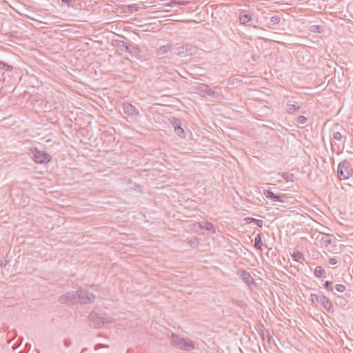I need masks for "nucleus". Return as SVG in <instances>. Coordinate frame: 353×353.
I'll use <instances>...</instances> for the list:
<instances>
[{"mask_svg":"<svg viewBox=\"0 0 353 353\" xmlns=\"http://www.w3.org/2000/svg\"><path fill=\"white\" fill-rule=\"evenodd\" d=\"M348 165L349 163L346 161H342L339 163L337 173L340 179H347L350 176Z\"/></svg>","mask_w":353,"mask_h":353,"instance_id":"423d86ee","label":"nucleus"},{"mask_svg":"<svg viewBox=\"0 0 353 353\" xmlns=\"http://www.w3.org/2000/svg\"><path fill=\"white\" fill-rule=\"evenodd\" d=\"M241 279L243 280L248 285L250 283H252L253 279L250 275V274L245 270H241L239 273Z\"/></svg>","mask_w":353,"mask_h":353,"instance_id":"9b49d317","label":"nucleus"},{"mask_svg":"<svg viewBox=\"0 0 353 353\" xmlns=\"http://www.w3.org/2000/svg\"><path fill=\"white\" fill-rule=\"evenodd\" d=\"M339 128H341L339 125H336L332 128V139L335 141H341L343 136L341 133L338 130Z\"/></svg>","mask_w":353,"mask_h":353,"instance_id":"f8f14e48","label":"nucleus"},{"mask_svg":"<svg viewBox=\"0 0 353 353\" xmlns=\"http://www.w3.org/2000/svg\"><path fill=\"white\" fill-rule=\"evenodd\" d=\"M201 88H202L203 91L207 90L208 89V87L206 85H201Z\"/></svg>","mask_w":353,"mask_h":353,"instance_id":"f704fd0d","label":"nucleus"},{"mask_svg":"<svg viewBox=\"0 0 353 353\" xmlns=\"http://www.w3.org/2000/svg\"><path fill=\"white\" fill-rule=\"evenodd\" d=\"M95 316H96V314H92L90 315V319H92L93 318H94V317H95Z\"/></svg>","mask_w":353,"mask_h":353,"instance_id":"e433bc0d","label":"nucleus"},{"mask_svg":"<svg viewBox=\"0 0 353 353\" xmlns=\"http://www.w3.org/2000/svg\"><path fill=\"white\" fill-rule=\"evenodd\" d=\"M32 154L33 155V159L37 163H46L51 159L49 154L45 151L39 150L38 149H33Z\"/></svg>","mask_w":353,"mask_h":353,"instance_id":"7ed1b4c3","label":"nucleus"},{"mask_svg":"<svg viewBox=\"0 0 353 353\" xmlns=\"http://www.w3.org/2000/svg\"><path fill=\"white\" fill-rule=\"evenodd\" d=\"M253 28H257V26H254Z\"/></svg>","mask_w":353,"mask_h":353,"instance_id":"58836bf2","label":"nucleus"},{"mask_svg":"<svg viewBox=\"0 0 353 353\" xmlns=\"http://www.w3.org/2000/svg\"><path fill=\"white\" fill-rule=\"evenodd\" d=\"M174 5H175V4L185 5V3L184 1H183V2H179V3H176V2H175V1H172L171 3H170L169 4H168V6H172V5H174Z\"/></svg>","mask_w":353,"mask_h":353,"instance_id":"2f4dec72","label":"nucleus"},{"mask_svg":"<svg viewBox=\"0 0 353 353\" xmlns=\"http://www.w3.org/2000/svg\"><path fill=\"white\" fill-rule=\"evenodd\" d=\"M329 263L331 264V265H335L338 263V260L336 258H330L329 259Z\"/></svg>","mask_w":353,"mask_h":353,"instance_id":"7c9ffc66","label":"nucleus"},{"mask_svg":"<svg viewBox=\"0 0 353 353\" xmlns=\"http://www.w3.org/2000/svg\"><path fill=\"white\" fill-rule=\"evenodd\" d=\"M128 9L129 11L130 12H138L141 9V7H139L138 5L137 4H132V5H129L128 6Z\"/></svg>","mask_w":353,"mask_h":353,"instance_id":"4be33fe9","label":"nucleus"},{"mask_svg":"<svg viewBox=\"0 0 353 353\" xmlns=\"http://www.w3.org/2000/svg\"><path fill=\"white\" fill-rule=\"evenodd\" d=\"M63 344L65 347H68L72 345V342L70 339H65L63 341Z\"/></svg>","mask_w":353,"mask_h":353,"instance_id":"c756f323","label":"nucleus"},{"mask_svg":"<svg viewBox=\"0 0 353 353\" xmlns=\"http://www.w3.org/2000/svg\"><path fill=\"white\" fill-rule=\"evenodd\" d=\"M325 274V271L321 266H317L314 270L315 276L320 278Z\"/></svg>","mask_w":353,"mask_h":353,"instance_id":"a211bd4d","label":"nucleus"},{"mask_svg":"<svg viewBox=\"0 0 353 353\" xmlns=\"http://www.w3.org/2000/svg\"><path fill=\"white\" fill-rule=\"evenodd\" d=\"M198 48L196 46L187 43L185 45L177 47L175 50V54L180 57L191 56L197 52Z\"/></svg>","mask_w":353,"mask_h":353,"instance_id":"f03ea898","label":"nucleus"},{"mask_svg":"<svg viewBox=\"0 0 353 353\" xmlns=\"http://www.w3.org/2000/svg\"><path fill=\"white\" fill-rule=\"evenodd\" d=\"M133 47L132 46H125V49H126V51L129 52H131V49Z\"/></svg>","mask_w":353,"mask_h":353,"instance_id":"72a5a7b5","label":"nucleus"},{"mask_svg":"<svg viewBox=\"0 0 353 353\" xmlns=\"http://www.w3.org/2000/svg\"><path fill=\"white\" fill-rule=\"evenodd\" d=\"M12 68V65L3 61H0V69L5 70L6 71H11Z\"/></svg>","mask_w":353,"mask_h":353,"instance_id":"aec40b11","label":"nucleus"},{"mask_svg":"<svg viewBox=\"0 0 353 353\" xmlns=\"http://www.w3.org/2000/svg\"><path fill=\"white\" fill-rule=\"evenodd\" d=\"M189 244L191 246L195 247L198 245V239L196 237H194L189 241Z\"/></svg>","mask_w":353,"mask_h":353,"instance_id":"cd10ccee","label":"nucleus"},{"mask_svg":"<svg viewBox=\"0 0 353 353\" xmlns=\"http://www.w3.org/2000/svg\"><path fill=\"white\" fill-rule=\"evenodd\" d=\"M103 347H105V346H103V345H101V344H97V345H96V346H95V348H94V349H95L96 350H98L99 349H100V348H103Z\"/></svg>","mask_w":353,"mask_h":353,"instance_id":"473e14b6","label":"nucleus"},{"mask_svg":"<svg viewBox=\"0 0 353 353\" xmlns=\"http://www.w3.org/2000/svg\"><path fill=\"white\" fill-rule=\"evenodd\" d=\"M262 245H263V243H262L261 234H258L254 239V247L259 250H261Z\"/></svg>","mask_w":353,"mask_h":353,"instance_id":"f3484780","label":"nucleus"},{"mask_svg":"<svg viewBox=\"0 0 353 353\" xmlns=\"http://www.w3.org/2000/svg\"><path fill=\"white\" fill-rule=\"evenodd\" d=\"M79 301L82 304H88L94 301L95 296L85 289L81 288L78 290Z\"/></svg>","mask_w":353,"mask_h":353,"instance_id":"20e7f679","label":"nucleus"},{"mask_svg":"<svg viewBox=\"0 0 353 353\" xmlns=\"http://www.w3.org/2000/svg\"><path fill=\"white\" fill-rule=\"evenodd\" d=\"M239 23L241 25H247L253 19V14L245 10H240L239 12Z\"/></svg>","mask_w":353,"mask_h":353,"instance_id":"0eeeda50","label":"nucleus"},{"mask_svg":"<svg viewBox=\"0 0 353 353\" xmlns=\"http://www.w3.org/2000/svg\"><path fill=\"white\" fill-rule=\"evenodd\" d=\"M307 121V119L305 116H299L296 119V122L298 124H305Z\"/></svg>","mask_w":353,"mask_h":353,"instance_id":"b1692460","label":"nucleus"},{"mask_svg":"<svg viewBox=\"0 0 353 353\" xmlns=\"http://www.w3.org/2000/svg\"><path fill=\"white\" fill-rule=\"evenodd\" d=\"M281 21V17L278 15H274L270 18V25H276Z\"/></svg>","mask_w":353,"mask_h":353,"instance_id":"412c9836","label":"nucleus"},{"mask_svg":"<svg viewBox=\"0 0 353 353\" xmlns=\"http://www.w3.org/2000/svg\"><path fill=\"white\" fill-rule=\"evenodd\" d=\"M247 220H249L250 222L251 221H254L258 227H262L263 226V222L262 220L256 219H254V218H248Z\"/></svg>","mask_w":353,"mask_h":353,"instance_id":"393cba45","label":"nucleus"},{"mask_svg":"<svg viewBox=\"0 0 353 353\" xmlns=\"http://www.w3.org/2000/svg\"><path fill=\"white\" fill-rule=\"evenodd\" d=\"M352 135L353 136V130H352Z\"/></svg>","mask_w":353,"mask_h":353,"instance_id":"ea45409f","label":"nucleus"},{"mask_svg":"<svg viewBox=\"0 0 353 353\" xmlns=\"http://www.w3.org/2000/svg\"><path fill=\"white\" fill-rule=\"evenodd\" d=\"M172 48V46L171 44H167L163 46H161L157 50L156 54L158 56H161L170 51Z\"/></svg>","mask_w":353,"mask_h":353,"instance_id":"ddd939ff","label":"nucleus"},{"mask_svg":"<svg viewBox=\"0 0 353 353\" xmlns=\"http://www.w3.org/2000/svg\"><path fill=\"white\" fill-rule=\"evenodd\" d=\"M172 341L173 343L180 349L189 350L194 348V343L192 341L185 339L181 338L179 335L172 334Z\"/></svg>","mask_w":353,"mask_h":353,"instance_id":"f257e3e1","label":"nucleus"},{"mask_svg":"<svg viewBox=\"0 0 353 353\" xmlns=\"http://www.w3.org/2000/svg\"><path fill=\"white\" fill-rule=\"evenodd\" d=\"M321 303L323 305L324 308L327 312H333V310H332L333 305H332V301L330 300V299L328 297H327L326 296H324V295L322 296Z\"/></svg>","mask_w":353,"mask_h":353,"instance_id":"9d476101","label":"nucleus"},{"mask_svg":"<svg viewBox=\"0 0 353 353\" xmlns=\"http://www.w3.org/2000/svg\"><path fill=\"white\" fill-rule=\"evenodd\" d=\"M212 17L213 19H214L212 21L213 24H214V23L219 24V10H217V8L214 9V10L212 11Z\"/></svg>","mask_w":353,"mask_h":353,"instance_id":"6ab92c4d","label":"nucleus"},{"mask_svg":"<svg viewBox=\"0 0 353 353\" xmlns=\"http://www.w3.org/2000/svg\"><path fill=\"white\" fill-rule=\"evenodd\" d=\"M173 126L174 128V132L178 136L181 137H184L185 132L184 130L181 127V123L179 121H176L173 123Z\"/></svg>","mask_w":353,"mask_h":353,"instance_id":"2eb2a0df","label":"nucleus"},{"mask_svg":"<svg viewBox=\"0 0 353 353\" xmlns=\"http://www.w3.org/2000/svg\"><path fill=\"white\" fill-rule=\"evenodd\" d=\"M264 195L272 201L283 202V196L275 194L273 192L269 190H264Z\"/></svg>","mask_w":353,"mask_h":353,"instance_id":"1a4fd4ad","label":"nucleus"},{"mask_svg":"<svg viewBox=\"0 0 353 353\" xmlns=\"http://www.w3.org/2000/svg\"><path fill=\"white\" fill-rule=\"evenodd\" d=\"M301 106L297 103H291L288 102L286 105V111L289 114H293L296 110H299Z\"/></svg>","mask_w":353,"mask_h":353,"instance_id":"4468645a","label":"nucleus"},{"mask_svg":"<svg viewBox=\"0 0 353 353\" xmlns=\"http://www.w3.org/2000/svg\"><path fill=\"white\" fill-rule=\"evenodd\" d=\"M292 257L295 261L300 262L301 263H303L302 261L304 260L303 254L300 252H294L292 255Z\"/></svg>","mask_w":353,"mask_h":353,"instance_id":"dca6fc26","label":"nucleus"},{"mask_svg":"<svg viewBox=\"0 0 353 353\" xmlns=\"http://www.w3.org/2000/svg\"><path fill=\"white\" fill-rule=\"evenodd\" d=\"M61 303L73 304L79 302L78 291L69 292L59 297Z\"/></svg>","mask_w":353,"mask_h":353,"instance_id":"39448f33","label":"nucleus"},{"mask_svg":"<svg viewBox=\"0 0 353 353\" xmlns=\"http://www.w3.org/2000/svg\"><path fill=\"white\" fill-rule=\"evenodd\" d=\"M61 1L63 3H68L70 0H61Z\"/></svg>","mask_w":353,"mask_h":353,"instance_id":"4c0bfd02","label":"nucleus"},{"mask_svg":"<svg viewBox=\"0 0 353 353\" xmlns=\"http://www.w3.org/2000/svg\"><path fill=\"white\" fill-rule=\"evenodd\" d=\"M310 301L312 302V305H316L319 302V297L315 294H310Z\"/></svg>","mask_w":353,"mask_h":353,"instance_id":"5701e85b","label":"nucleus"},{"mask_svg":"<svg viewBox=\"0 0 353 353\" xmlns=\"http://www.w3.org/2000/svg\"><path fill=\"white\" fill-rule=\"evenodd\" d=\"M335 288L339 292H343L345 290V287L342 284H337Z\"/></svg>","mask_w":353,"mask_h":353,"instance_id":"bb28decb","label":"nucleus"},{"mask_svg":"<svg viewBox=\"0 0 353 353\" xmlns=\"http://www.w3.org/2000/svg\"><path fill=\"white\" fill-rule=\"evenodd\" d=\"M332 285V283L329 282V281H325V283H324V286L325 288L327 290H330L332 291V288L330 287V285Z\"/></svg>","mask_w":353,"mask_h":353,"instance_id":"c85d7f7f","label":"nucleus"},{"mask_svg":"<svg viewBox=\"0 0 353 353\" xmlns=\"http://www.w3.org/2000/svg\"><path fill=\"white\" fill-rule=\"evenodd\" d=\"M103 323L101 321H98L97 323H96L95 324H94V327H99L101 325V324H102Z\"/></svg>","mask_w":353,"mask_h":353,"instance_id":"c9c22d12","label":"nucleus"},{"mask_svg":"<svg viewBox=\"0 0 353 353\" xmlns=\"http://www.w3.org/2000/svg\"><path fill=\"white\" fill-rule=\"evenodd\" d=\"M203 227L205 228L206 230H211L213 233L215 232V230L214 228V225L210 223H204Z\"/></svg>","mask_w":353,"mask_h":353,"instance_id":"a878e982","label":"nucleus"},{"mask_svg":"<svg viewBox=\"0 0 353 353\" xmlns=\"http://www.w3.org/2000/svg\"><path fill=\"white\" fill-rule=\"evenodd\" d=\"M123 110L124 113L128 116L137 115L139 114V111L135 107L128 103H123Z\"/></svg>","mask_w":353,"mask_h":353,"instance_id":"6e6552de","label":"nucleus"}]
</instances>
